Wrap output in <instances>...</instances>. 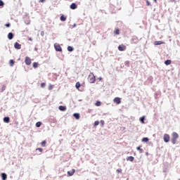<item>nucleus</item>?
Here are the masks:
<instances>
[{
    "label": "nucleus",
    "instance_id": "obj_33",
    "mask_svg": "<svg viewBox=\"0 0 180 180\" xmlns=\"http://www.w3.org/2000/svg\"><path fill=\"white\" fill-rule=\"evenodd\" d=\"M53 88H54V86H53L51 84L49 86V91H51V89H53Z\"/></svg>",
    "mask_w": 180,
    "mask_h": 180
},
{
    "label": "nucleus",
    "instance_id": "obj_1",
    "mask_svg": "<svg viewBox=\"0 0 180 180\" xmlns=\"http://www.w3.org/2000/svg\"><path fill=\"white\" fill-rule=\"evenodd\" d=\"M87 79L89 82H90V84H95V81H96V77H95V75H94V73L90 72Z\"/></svg>",
    "mask_w": 180,
    "mask_h": 180
},
{
    "label": "nucleus",
    "instance_id": "obj_23",
    "mask_svg": "<svg viewBox=\"0 0 180 180\" xmlns=\"http://www.w3.org/2000/svg\"><path fill=\"white\" fill-rule=\"evenodd\" d=\"M46 144H47V142L46 141H43L41 142V147H46Z\"/></svg>",
    "mask_w": 180,
    "mask_h": 180
},
{
    "label": "nucleus",
    "instance_id": "obj_11",
    "mask_svg": "<svg viewBox=\"0 0 180 180\" xmlns=\"http://www.w3.org/2000/svg\"><path fill=\"white\" fill-rule=\"evenodd\" d=\"M59 110H61L62 112H65V110H67V107L64 105H60L58 108Z\"/></svg>",
    "mask_w": 180,
    "mask_h": 180
},
{
    "label": "nucleus",
    "instance_id": "obj_47",
    "mask_svg": "<svg viewBox=\"0 0 180 180\" xmlns=\"http://www.w3.org/2000/svg\"><path fill=\"white\" fill-rule=\"evenodd\" d=\"M179 180H180V179Z\"/></svg>",
    "mask_w": 180,
    "mask_h": 180
},
{
    "label": "nucleus",
    "instance_id": "obj_14",
    "mask_svg": "<svg viewBox=\"0 0 180 180\" xmlns=\"http://www.w3.org/2000/svg\"><path fill=\"white\" fill-rule=\"evenodd\" d=\"M74 174H75V170L74 169H72V172H70V171L68 172V174L69 175V176H72Z\"/></svg>",
    "mask_w": 180,
    "mask_h": 180
},
{
    "label": "nucleus",
    "instance_id": "obj_12",
    "mask_svg": "<svg viewBox=\"0 0 180 180\" xmlns=\"http://www.w3.org/2000/svg\"><path fill=\"white\" fill-rule=\"evenodd\" d=\"M9 122H11V118H9V117H5L4 118V123H9Z\"/></svg>",
    "mask_w": 180,
    "mask_h": 180
},
{
    "label": "nucleus",
    "instance_id": "obj_27",
    "mask_svg": "<svg viewBox=\"0 0 180 180\" xmlns=\"http://www.w3.org/2000/svg\"><path fill=\"white\" fill-rule=\"evenodd\" d=\"M101 105H102V103H101V101H96L95 103L96 106H101Z\"/></svg>",
    "mask_w": 180,
    "mask_h": 180
},
{
    "label": "nucleus",
    "instance_id": "obj_20",
    "mask_svg": "<svg viewBox=\"0 0 180 180\" xmlns=\"http://www.w3.org/2000/svg\"><path fill=\"white\" fill-rule=\"evenodd\" d=\"M77 89H79V88L81 87V83H79V82H77L76 83V85H75Z\"/></svg>",
    "mask_w": 180,
    "mask_h": 180
},
{
    "label": "nucleus",
    "instance_id": "obj_2",
    "mask_svg": "<svg viewBox=\"0 0 180 180\" xmlns=\"http://www.w3.org/2000/svg\"><path fill=\"white\" fill-rule=\"evenodd\" d=\"M172 136V144H176V139H178V137H179V135H178V133H176V132H173Z\"/></svg>",
    "mask_w": 180,
    "mask_h": 180
},
{
    "label": "nucleus",
    "instance_id": "obj_41",
    "mask_svg": "<svg viewBox=\"0 0 180 180\" xmlns=\"http://www.w3.org/2000/svg\"><path fill=\"white\" fill-rule=\"evenodd\" d=\"M41 36H44V32L42 31V32H41Z\"/></svg>",
    "mask_w": 180,
    "mask_h": 180
},
{
    "label": "nucleus",
    "instance_id": "obj_34",
    "mask_svg": "<svg viewBox=\"0 0 180 180\" xmlns=\"http://www.w3.org/2000/svg\"><path fill=\"white\" fill-rule=\"evenodd\" d=\"M4 5H5L4 1H2V0H0V6H4Z\"/></svg>",
    "mask_w": 180,
    "mask_h": 180
},
{
    "label": "nucleus",
    "instance_id": "obj_8",
    "mask_svg": "<svg viewBox=\"0 0 180 180\" xmlns=\"http://www.w3.org/2000/svg\"><path fill=\"white\" fill-rule=\"evenodd\" d=\"M118 50L119 51H124V50H126V45H120L118 46Z\"/></svg>",
    "mask_w": 180,
    "mask_h": 180
},
{
    "label": "nucleus",
    "instance_id": "obj_21",
    "mask_svg": "<svg viewBox=\"0 0 180 180\" xmlns=\"http://www.w3.org/2000/svg\"><path fill=\"white\" fill-rule=\"evenodd\" d=\"M171 63H172L171 60H167L165 61V65H170Z\"/></svg>",
    "mask_w": 180,
    "mask_h": 180
},
{
    "label": "nucleus",
    "instance_id": "obj_25",
    "mask_svg": "<svg viewBox=\"0 0 180 180\" xmlns=\"http://www.w3.org/2000/svg\"><path fill=\"white\" fill-rule=\"evenodd\" d=\"M36 127H40L41 126V122H38L35 124Z\"/></svg>",
    "mask_w": 180,
    "mask_h": 180
},
{
    "label": "nucleus",
    "instance_id": "obj_24",
    "mask_svg": "<svg viewBox=\"0 0 180 180\" xmlns=\"http://www.w3.org/2000/svg\"><path fill=\"white\" fill-rule=\"evenodd\" d=\"M73 116L75 117V119H79V114L78 113H74Z\"/></svg>",
    "mask_w": 180,
    "mask_h": 180
},
{
    "label": "nucleus",
    "instance_id": "obj_13",
    "mask_svg": "<svg viewBox=\"0 0 180 180\" xmlns=\"http://www.w3.org/2000/svg\"><path fill=\"white\" fill-rule=\"evenodd\" d=\"M127 161H131V162H133L134 161V157L133 156H129L127 158Z\"/></svg>",
    "mask_w": 180,
    "mask_h": 180
},
{
    "label": "nucleus",
    "instance_id": "obj_19",
    "mask_svg": "<svg viewBox=\"0 0 180 180\" xmlns=\"http://www.w3.org/2000/svg\"><path fill=\"white\" fill-rule=\"evenodd\" d=\"M32 67H33L34 68H37V67H39V63H37V62L33 63Z\"/></svg>",
    "mask_w": 180,
    "mask_h": 180
},
{
    "label": "nucleus",
    "instance_id": "obj_16",
    "mask_svg": "<svg viewBox=\"0 0 180 180\" xmlns=\"http://www.w3.org/2000/svg\"><path fill=\"white\" fill-rule=\"evenodd\" d=\"M1 179L2 180H6V178H8V176L5 173H1Z\"/></svg>",
    "mask_w": 180,
    "mask_h": 180
},
{
    "label": "nucleus",
    "instance_id": "obj_44",
    "mask_svg": "<svg viewBox=\"0 0 180 180\" xmlns=\"http://www.w3.org/2000/svg\"><path fill=\"white\" fill-rule=\"evenodd\" d=\"M29 40H30V41H32V38H30Z\"/></svg>",
    "mask_w": 180,
    "mask_h": 180
},
{
    "label": "nucleus",
    "instance_id": "obj_30",
    "mask_svg": "<svg viewBox=\"0 0 180 180\" xmlns=\"http://www.w3.org/2000/svg\"><path fill=\"white\" fill-rule=\"evenodd\" d=\"M146 119V117H142L139 119L140 122H141V123L144 124V120Z\"/></svg>",
    "mask_w": 180,
    "mask_h": 180
},
{
    "label": "nucleus",
    "instance_id": "obj_6",
    "mask_svg": "<svg viewBox=\"0 0 180 180\" xmlns=\"http://www.w3.org/2000/svg\"><path fill=\"white\" fill-rule=\"evenodd\" d=\"M163 140L165 143H168V141H169V135L168 134H165L163 136Z\"/></svg>",
    "mask_w": 180,
    "mask_h": 180
},
{
    "label": "nucleus",
    "instance_id": "obj_4",
    "mask_svg": "<svg viewBox=\"0 0 180 180\" xmlns=\"http://www.w3.org/2000/svg\"><path fill=\"white\" fill-rule=\"evenodd\" d=\"M25 63L26 65H30L32 64V59L29 58L28 56L25 57Z\"/></svg>",
    "mask_w": 180,
    "mask_h": 180
},
{
    "label": "nucleus",
    "instance_id": "obj_37",
    "mask_svg": "<svg viewBox=\"0 0 180 180\" xmlns=\"http://www.w3.org/2000/svg\"><path fill=\"white\" fill-rule=\"evenodd\" d=\"M99 124V121L94 122V126H98Z\"/></svg>",
    "mask_w": 180,
    "mask_h": 180
},
{
    "label": "nucleus",
    "instance_id": "obj_31",
    "mask_svg": "<svg viewBox=\"0 0 180 180\" xmlns=\"http://www.w3.org/2000/svg\"><path fill=\"white\" fill-rule=\"evenodd\" d=\"M125 65L127 66V67H129V65H130V62L129 61H126L125 62Z\"/></svg>",
    "mask_w": 180,
    "mask_h": 180
},
{
    "label": "nucleus",
    "instance_id": "obj_38",
    "mask_svg": "<svg viewBox=\"0 0 180 180\" xmlns=\"http://www.w3.org/2000/svg\"><path fill=\"white\" fill-rule=\"evenodd\" d=\"M146 5H147V6H150V5H151L150 4V1H148V0H146Z\"/></svg>",
    "mask_w": 180,
    "mask_h": 180
},
{
    "label": "nucleus",
    "instance_id": "obj_22",
    "mask_svg": "<svg viewBox=\"0 0 180 180\" xmlns=\"http://www.w3.org/2000/svg\"><path fill=\"white\" fill-rule=\"evenodd\" d=\"M9 64H10V66H11V67H13V65H14V64H15V60H10Z\"/></svg>",
    "mask_w": 180,
    "mask_h": 180
},
{
    "label": "nucleus",
    "instance_id": "obj_17",
    "mask_svg": "<svg viewBox=\"0 0 180 180\" xmlns=\"http://www.w3.org/2000/svg\"><path fill=\"white\" fill-rule=\"evenodd\" d=\"M115 34H120V30L119 28H116L114 31Z\"/></svg>",
    "mask_w": 180,
    "mask_h": 180
},
{
    "label": "nucleus",
    "instance_id": "obj_28",
    "mask_svg": "<svg viewBox=\"0 0 180 180\" xmlns=\"http://www.w3.org/2000/svg\"><path fill=\"white\" fill-rule=\"evenodd\" d=\"M142 141H143V143H147V142L148 141V138H143V139H142Z\"/></svg>",
    "mask_w": 180,
    "mask_h": 180
},
{
    "label": "nucleus",
    "instance_id": "obj_26",
    "mask_svg": "<svg viewBox=\"0 0 180 180\" xmlns=\"http://www.w3.org/2000/svg\"><path fill=\"white\" fill-rule=\"evenodd\" d=\"M68 51H74V48H72V46H68Z\"/></svg>",
    "mask_w": 180,
    "mask_h": 180
},
{
    "label": "nucleus",
    "instance_id": "obj_29",
    "mask_svg": "<svg viewBox=\"0 0 180 180\" xmlns=\"http://www.w3.org/2000/svg\"><path fill=\"white\" fill-rule=\"evenodd\" d=\"M136 150H138V151H140V153H143V149H141V146H138L136 148Z\"/></svg>",
    "mask_w": 180,
    "mask_h": 180
},
{
    "label": "nucleus",
    "instance_id": "obj_43",
    "mask_svg": "<svg viewBox=\"0 0 180 180\" xmlns=\"http://www.w3.org/2000/svg\"><path fill=\"white\" fill-rule=\"evenodd\" d=\"M46 0H39V2H44Z\"/></svg>",
    "mask_w": 180,
    "mask_h": 180
},
{
    "label": "nucleus",
    "instance_id": "obj_36",
    "mask_svg": "<svg viewBox=\"0 0 180 180\" xmlns=\"http://www.w3.org/2000/svg\"><path fill=\"white\" fill-rule=\"evenodd\" d=\"M44 86H46V83H41V88H44Z\"/></svg>",
    "mask_w": 180,
    "mask_h": 180
},
{
    "label": "nucleus",
    "instance_id": "obj_35",
    "mask_svg": "<svg viewBox=\"0 0 180 180\" xmlns=\"http://www.w3.org/2000/svg\"><path fill=\"white\" fill-rule=\"evenodd\" d=\"M117 174H122V169H117Z\"/></svg>",
    "mask_w": 180,
    "mask_h": 180
},
{
    "label": "nucleus",
    "instance_id": "obj_42",
    "mask_svg": "<svg viewBox=\"0 0 180 180\" xmlns=\"http://www.w3.org/2000/svg\"><path fill=\"white\" fill-rule=\"evenodd\" d=\"M136 39H137V38H132L131 41H134V40H136Z\"/></svg>",
    "mask_w": 180,
    "mask_h": 180
},
{
    "label": "nucleus",
    "instance_id": "obj_5",
    "mask_svg": "<svg viewBox=\"0 0 180 180\" xmlns=\"http://www.w3.org/2000/svg\"><path fill=\"white\" fill-rule=\"evenodd\" d=\"M114 103H117V105H120L122 103V99L119 97H116L113 100Z\"/></svg>",
    "mask_w": 180,
    "mask_h": 180
},
{
    "label": "nucleus",
    "instance_id": "obj_3",
    "mask_svg": "<svg viewBox=\"0 0 180 180\" xmlns=\"http://www.w3.org/2000/svg\"><path fill=\"white\" fill-rule=\"evenodd\" d=\"M54 47L56 51H63V48H61V46H60L59 44H55Z\"/></svg>",
    "mask_w": 180,
    "mask_h": 180
},
{
    "label": "nucleus",
    "instance_id": "obj_46",
    "mask_svg": "<svg viewBox=\"0 0 180 180\" xmlns=\"http://www.w3.org/2000/svg\"><path fill=\"white\" fill-rule=\"evenodd\" d=\"M102 79V78H100V80Z\"/></svg>",
    "mask_w": 180,
    "mask_h": 180
},
{
    "label": "nucleus",
    "instance_id": "obj_32",
    "mask_svg": "<svg viewBox=\"0 0 180 180\" xmlns=\"http://www.w3.org/2000/svg\"><path fill=\"white\" fill-rule=\"evenodd\" d=\"M36 150L39 151V153H43V148H38Z\"/></svg>",
    "mask_w": 180,
    "mask_h": 180
},
{
    "label": "nucleus",
    "instance_id": "obj_9",
    "mask_svg": "<svg viewBox=\"0 0 180 180\" xmlns=\"http://www.w3.org/2000/svg\"><path fill=\"white\" fill-rule=\"evenodd\" d=\"M154 44L155 46H160L161 44H165V42H162V41H155Z\"/></svg>",
    "mask_w": 180,
    "mask_h": 180
},
{
    "label": "nucleus",
    "instance_id": "obj_18",
    "mask_svg": "<svg viewBox=\"0 0 180 180\" xmlns=\"http://www.w3.org/2000/svg\"><path fill=\"white\" fill-rule=\"evenodd\" d=\"M60 20L62 22H65L67 20V18L65 16H64V15H61L60 16Z\"/></svg>",
    "mask_w": 180,
    "mask_h": 180
},
{
    "label": "nucleus",
    "instance_id": "obj_40",
    "mask_svg": "<svg viewBox=\"0 0 180 180\" xmlns=\"http://www.w3.org/2000/svg\"><path fill=\"white\" fill-rule=\"evenodd\" d=\"M6 27H11V24L8 23L5 25Z\"/></svg>",
    "mask_w": 180,
    "mask_h": 180
},
{
    "label": "nucleus",
    "instance_id": "obj_45",
    "mask_svg": "<svg viewBox=\"0 0 180 180\" xmlns=\"http://www.w3.org/2000/svg\"><path fill=\"white\" fill-rule=\"evenodd\" d=\"M153 1H154V2L157 3V0H153Z\"/></svg>",
    "mask_w": 180,
    "mask_h": 180
},
{
    "label": "nucleus",
    "instance_id": "obj_10",
    "mask_svg": "<svg viewBox=\"0 0 180 180\" xmlns=\"http://www.w3.org/2000/svg\"><path fill=\"white\" fill-rule=\"evenodd\" d=\"M70 9H77V8H78V6H77V4L75 3H72L70 6Z\"/></svg>",
    "mask_w": 180,
    "mask_h": 180
},
{
    "label": "nucleus",
    "instance_id": "obj_39",
    "mask_svg": "<svg viewBox=\"0 0 180 180\" xmlns=\"http://www.w3.org/2000/svg\"><path fill=\"white\" fill-rule=\"evenodd\" d=\"M101 124L102 125V126H104V124H105V121H103V120H101Z\"/></svg>",
    "mask_w": 180,
    "mask_h": 180
},
{
    "label": "nucleus",
    "instance_id": "obj_15",
    "mask_svg": "<svg viewBox=\"0 0 180 180\" xmlns=\"http://www.w3.org/2000/svg\"><path fill=\"white\" fill-rule=\"evenodd\" d=\"M8 39L9 40H12V39H13V33L9 32L8 34Z\"/></svg>",
    "mask_w": 180,
    "mask_h": 180
},
{
    "label": "nucleus",
    "instance_id": "obj_7",
    "mask_svg": "<svg viewBox=\"0 0 180 180\" xmlns=\"http://www.w3.org/2000/svg\"><path fill=\"white\" fill-rule=\"evenodd\" d=\"M14 47L15 49H16L17 50H20V49H22V45L18 42H15L14 44Z\"/></svg>",
    "mask_w": 180,
    "mask_h": 180
}]
</instances>
